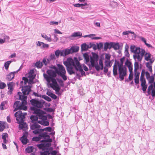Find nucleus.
<instances>
[{"label": "nucleus", "mask_w": 155, "mask_h": 155, "mask_svg": "<svg viewBox=\"0 0 155 155\" xmlns=\"http://www.w3.org/2000/svg\"><path fill=\"white\" fill-rule=\"evenodd\" d=\"M57 72L56 71L50 69L46 71V73L48 75L43 74V76L47 82L49 83L50 87L55 91L56 94H61L59 92L60 90V87L58 84L56 79L55 78L56 77Z\"/></svg>", "instance_id": "f257e3e1"}, {"label": "nucleus", "mask_w": 155, "mask_h": 155, "mask_svg": "<svg viewBox=\"0 0 155 155\" xmlns=\"http://www.w3.org/2000/svg\"><path fill=\"white\" fill-rule=\"evenodd\" d=\"M130 51L134 53L133 58L135 60L137 59L138 61L141 62L145 53V51L142 49L141 51L139 47H136L134 45H131L130 47Z\"/></svg>", "instance_id": "f03ea898"}, {"label": "nucleus", "mask_w": 155, "mask_h": 155, "mask_svg": "<svg viewBox=\"0 0 155 155\" xmlns=\"http://www.w3.org/2000/svg\"><path fill=\"white\" fill-rule=\"evenodd\" d=\"M58 67V69L57 68L56 71L57 74L61 76L64 81H66L67 80V77L66 75V71L65 69L62 65L58 64L57 65Z\"/></svg>", "instance_id": "7ed1b4c3"}, {"label": "nucleus", "mask_w": 155, "mask_h": 155, "mask_svg": "<svg viewBox=\"0 0 155 155\" xmlns=\"http://www.w3.org/2000/svg\"><path fill=\"white\" fill-rule=\"evenodd\" d=\"M26 105L19 101H16L14 103L13 106V108H14V111H15L18 110H26L27 109V107Z\"/></svg>", "instance_id": "20e7f679"}, {"label": "nucleus", "mask_w": 155, "mask_h": 155, "mask_svg": "<svg viewBox=\"0 0 155 155\" xmlns=\"http://www.w3.org/2000/svg\"><path fill=\"white\" fill-rule=\"evenodd\" d=\"M31 104L35 107L41 108L43 106L45 102L43 100L32 99L30 101Z\"/></svg>", "instance_id": "39448f33"}, {"label": "nucleus", "mask_w": 155, "mask_h": 155, "mask_svg": "<svg viewBox=\"0 0 155 155\" xmlns=\"http://www.w3.org/2000/svg\"><path fill=\"white\" fill-rule=\"evenodd\" d=\"M30 110L31 111H34V113L36 114L40 119H44L46 118V117L43 115L45 114L44 111L33 107H31Z\"/></svg>", "instance_id": "423d86ee"}, {"label": "nucleus", "mask_w": 155, "mask_h": 155, "mask_svg": "<svg viewBox=\"0 0 155 155\" xmlns=\"http://www.w3.org/2000/svg\"><path fill=\"white\" fill-rule=\"evenodd\" d=\"M74 61L72 58H67V61L64 62V64L67 67H74L75 68L76 66V61L78 60L76 58H74Z\"/></svg>", "instance_id": "0eeeda50"}, {"label": "nucleus", "mask_w": 155, "mask_h": 155, "mask_svg": "<svg viewBox=\"0 0 155 155\" xmlns=\"http://www.w3.org/2000/svg\"><path fill=\"white\" fill-rule=\"evenodd\" d=\"M15 116L16 117V120L18 123H22L25 117V115H23V113L21 110H19L16 112L15 114Z\"/></svg>", "instance_id": "6e6552de"}, {"label": "nucleus", "mask_w": 155, "mask_h": 155, "mask_svg": "<svg viewBox=\"0 0 155 155\" xmlns=\"http://www.w3.org/2000/svg\"><path fill=\"white\" fill-rule=\"evenodd\" d=\"M39 136L41 138L42 137L44 138V139L41 141V142H51L52 141V139L50 138L49 136L47 134V133H41L39 134Z\"/></svg>", "instance_id": "1a4fd4ad"}, {"label": "nucleus", "mask_w": 155, "mask_h": 155, "mask_svg": "<svg viewBox=\"0 0 155 155\" xmlns=\"http://www.w3.org/2000/svg\"><path fill=\"white\" fill-rule=\"evenodd\" d=\"M127 69L126 67L118 69L119 78L121 81L124 79V77L127 75Z\"/></svg>", "instance_id": "9d476101"}, {"label": "nucleus", "mask_w": 155, "mask_h": 155, "mask_svg": "<svg viewBox=\"0 0 155 155\" xmlns=\"http://www.w3.org/2000/svg\"><path fill=\"white\" fill-rule=\"evenodd\" d=\"M18 95L19 96V99L22 101L21 102H22L23 104L26 105L27 104V95L25 94H24L21 92H18Z\"/></svg>", "instance_id": "9b49d317"}, {"label": "nucleus", "mask_w": 155, "mask_h": 155, "mask_svg": "<svg viewBox=\"0 0 155 155\" xmlns=\"http://www.w3.org/2000/svg\"><path fill=\"white\" fill-rule=\"evenodd\" d=\"M31 86H24L21 89L22 93L26 95H28L30 92L31 91Z\"/></svg>", "instance_id": "f8f14e48"}, {"label": "nucleus", "mask_w": 155, "mask_h": 155, "mask_svg": "<svg viewBox=\"0 0 155 155\" xmlns=\"http://www.w3.org/2000/svg\"><path fill=\"white\" fill-rule=\"evenodd\" d=\"M76 65L75 67V69L77 71H79L81 75H85V73L83 70L78 60H77L76 61Z\"/></svg>", "instance_id": "ddd939ff"}, {"label": "nucleus", "mask_w": 155, "mask_h": 155, "mask_svg": "<svg viewBox=\"0 0 155 155\" xmlns=\"http://www.w3.org/2000/svg\"><path fill=\"white\" fill-rule=\"evenodd\" d=\"M92 56L90 58L91 64L95 63V62H97L99 58L98 55L94 52H92Z\"/></svg>", "instance_id": "4468645a"}, {"label": "nucleus", "mask_w": 155, "mask_h": 155, "mask_svg": "<svg viewBox=\"0 0 155 155\" xmlns=\"http://www.w3.org/2000/svg\"><path fill=\"white\" fill-rule=\"evenodd\" d=\"M21 67L19 68L15 71L12 72L10 73L6 76V79L8 81H10L12 80L14 77L15 74L18 73L20 71Z\"/></svg>", "instance_id": "2eb2a0df"}, {"label": "nucleus", "mask_w": 155, "mask_h": 155, "mask_svg": "<svg viewBox=\"0 0 155 155\" xmlns=\"http://www.w3.org/2000/svg\"><path fill=\"white\" fill-rule=\"evenodd\" d=\"M51 145V143H41L37 145V147L40 149H42L43 150H45L48 149V147Z\"/></svg>", "instance_id": "dca6fc26"}, {"label": "nucleus", "mask_w": 155, "mask_h": 155, "mask_svg": "<svg viewBox=\"0 0 155 155\" xmlns=\"http://www.w3.org/2000/svg\"><path fill=\"white\" fill-rule=\"evenodd\" d=\"M24 134L22 136L20 140L21 142L24 145L28 143V140L27 138V136L25 135H27L28 134V132H25V133H24Z\"/></svg>", "instance_id": "f3484780"}, {"label": "nucleus", "mask_w": 155, "mask_h": 155, "mask_svg": "<svg viewBox=\"0 0 155 155\" xmlns=\"http://www.w3.org/2000/svg\"><path fill=\"white\" fill-rule=\"evenodd\" d=\"M32 123L33 124H30V125L31 129L32 130H34L35 129L40 128V125L38 124L37 122H35Z\"/></svg>", "instance_id": "a211bd4d"}, {"label": "nucleus", "mask_w": 155, "mask_h": 155, "mask_svg": "<svg viewBox=\"0 0 155 155\" xmlns=\"http://www.w3.org/2000/svg\"><path fill=\"white\" fill-rule=\"evenodd\" d=\"M141 82V86L142 87V90L143 92L146 91L147 87V85L146 84V80L140 81Z\"/></svg>", "instance_id": "6ab92c4d"}, {"label": "nucleus", "mask_w": 155, "mask_h": 155, "mask_svg": "<svg viewBox=\"0 0 155 155\" xmlns=\"http://www.w3.org/2000/svg\"><path fill=\"white\" fill-rule=\"evenodd\" d=\"M8 89L9 90L8 92V94H11L13 90V84L12 82H10L8 84Z\"/></svg>", "instance_id": "aec40b11"}, {"label": "nucleus", "mask_w": 155, "mask_h": 155, "mask_svg": "<svg viewBox=\"0 0 155 155\" xmlns=\"http://www.w3.org/2000/svg\"><path fill=\"white\" fill-rule=\"evenodd\" d=\"M74 67H67V70L69 74L70 75L75 74V72L74 71Z\"/></svg>", "instance_id": "412c9836"}, {"label": "nucleus", "mask_w": 155, "mask_h": 155, "mask_svg": "<svg viewBox=\"0 0 155 155\" xmlns=\"http://www.w3.org/2000/svg\"><path fill=\"white\" fill-rule=\"evenodd\" d=\"M62 53H63V56H65L68 54L72 53L71 49H66L65 50H62Z\"/></svg>", "instance_id": "4be33fe9"}, {"label": "nucleus", "mask_w": 155, "mask_h": 155, "mask_svg": "<svg viewBox=\"0 0 155 155\" xmlns=\"http://www.w3.org/2000/svg\"><path fill=\"white\" fill-rule=\"evenodd\" d=\"M117 70V66L116 64V62H115L113 66V75L115 77H116L118 74Z\"/></svg>", "instance_id": "5701e85b"}, {"label": "nucleus", "mask_w": 155, "mask_h": 155, "mask_svg": "<svg viewBox=\"0 0 155 155\" xmlns=\"http://www.w3.org/2000/svg\"><path fill=\"white\" fill-rule=\"evenodd\" d=\"M91 66L93 67H94L96 71H99L100 70H101V67L98 65L97 62H95V63L91 64Z\"/></svg>", "instance_id": "b1692460"}, {"label": "nucleus", "mask_w": 155, "mask_h": 155, "mask_svg": "<svg viewBox=\"0 0 155 155\" xmlns=\"http://www.w3.org/2000/svg\"><path fill=\"white\" fill-rule=\"evenodd\" d=\"M55 55L57 58H58L59 55L61 56H63V53L62 52V50H57L55 51Z\"/></svg>", "instance_id": "393cba45"}, {"label": "nucleus", "mask_w": 155, "mask_h": 155, "mask_svg": "<svg viewBox=\"0 0 155 155\" xmlns=\"http://www.w3.org/2000/svg\"><path fill=\"white\" fill-rule=\"evenodd\" d=\"M5 122L0 121V132L2 131L5 127Z\"/></svg>", "instance_id": "a878e982"}, {"label": "nucleus", "mask_w": 155, "mask_h": 155, "mask_svg": "<svg viewBox=\"0 0 155 155\" xmlns=\"http://www.w3.org/2000/svg\"><path fill=\"white\" fill-rule=\"evenodd\" d=\"M30 118L31 120V123H35V121H37L38 120V118L37 116L35 115H31Z\"/></svg>", "instance_id": "bb28decb"}, {"label": "nucleus", "mask_w": 155, "mask_h": 155, "mask_svg": "<svg viewBox=\"0 0 155 155\" xmlns=\"http://www.w3.org/2000/svg\"><path fill=\"white\" fill-rule=\"evenodd\" d=\"M34 147L33 146L28 147L25 149V151L28 153H30L33 151Z\"/></svg>", "instance_id": "cd10ccee"}, {"label": "nucleus", "mask_w": 155, "mask_h": 155, "mask_svg": "<svg viewBox=\"0 0 155 155\" xmlns=\"http://www.w3.org/2000/svg\"><path fill=\"white\" fill-rule=\"evenodd\" d=\"M72 53L78 52L79 50V47L78 46H72L70 48Z\"/></svg>", "instance_id": "c85d7f7f"}, {"label": "nucleus", "mask_w": 155, "mask_h": 155, "mask_svg": "<svg viewBox=\"0 0 155 155\" xmlns=\"http://www.w3.org/2000/svg\"><path fill=\"white\" fill-rule=\"evenodd\" d=\"M81 50L82 51H86L87 50V46L86 43L82 44L81 46Z\"/></svg>", "instance_id": "c756f323"}, {"label": "nucleus", "mask_w": 155, "mask_h": 155, "mask_svg": "<svg viewBox=\"0 0 155 155\" xmlns=\"http://www.w3.org/2000/svg\"><path fill=\"white\" fill-rule=\"evenodd\" d=\"M71 36L72 37H81L82 36V33L80 32H75L71 35Z\"/></svg>", "instance_id": "7c9ffc66"}, {"label": "nucleus", "mask_w": 155, "mask_h": 155, "mask_svg": "<svg viewBox=\"0 0 155 155\" xmlns=\"http://www.w3.org/2000/svg\"><path fill=\"white\" fill-rule=\"evenodd\" d=\"M43 130L40 128H38L34 130L32 132L33 133L35 134H40L43 131Z\"/></svg>", "instance_id": "2f4dec72"}, {"label": "nucleus", "mask_w": 155, "mask_h": 155, "mask_svg": "<svg viewBox=\"0 0 155 155\" xmlns=\"http://www.w3.org/2000/svg\"><path fill=\"white\" fill-rule=\"evenodd\" d=\"M145 74V70L144 69H143L142 70L141 73V76L140 78V81L145 80V79L144 78Z\"/></svg>", "instance_id": "473e14b6"}, {"label": "nucleus", "mask_w": 155, "mask_h": 155, "mask_svg": "<svg viewBox=\"0 0 155 155\" xmlns=\"http://www.w3.org/2000/svg\"><path fill=\"white\" fill-rule=\"evenodd\" d=\"M12 62V61H9L6 62L4 64V67L5 69L8 70L10 64Z\"/></svg>", "instance_id": "72a5a7b5"}, {"label": "nucleus", "mask_w": 155, "mask_h": 155, "mask_svg": "<svg viewBox=\"0 0 155 155\" xmlns=\"http://www.w3.org/2000/svg\"><path fill=\"white\" fill-rule=\"evenodd\" d=\"M120 46L118 43L113 42V47L114 50H117L119 49Z\"/></svg>", "instance_id": "f704fd0d"}, {"label": "nucleus", "mask_w": 155, "mask_h": 155, "mask_svg": "<svg viewBox=\"0 0 155 155\" xmlns=\"http://www.w3.org/2000/svg\"><path fill=\"white\" fill-rule=\"evenodd\" d=\"M129 33L132 34H133L134 35V37H136V35L135 34L134 32L131 31H124L123 32L122 34L123 35H128Z\"/></svg>", "instance_id": "c9c22d12"}, {"label": "nucleus", "mask_w": 155, "mask_h": 155, "mask_svg": "<svg viewBox=\"0 0 155 155\" xmlns=\"http://www.w3.org/2000/svg\"><path fill=\"white\" fill-rule=\"evenodd\" d=\"M152 64L149 63V62H147L146 63V65L147 68H148L149 71L150 72H152Z\"/></svg>", "instance_id": "e433bc0d"}, {"label": "nucleus", "mask_w": 155, "mask_h": 155, "mask_svg": "<svg viewBox=\"0 0 155 155\" xmlns=\"http://www.w3.org/2000/svg\"><path fill=\"white\" fill-rule=\"evenodd\" d=\"M151 54L149 53H147L145 55V60L147 61H148L150 59Z\"/></svg>", "instance_id": "4c0bfd02"}, {"label": "nucleus", "mask_w": 155, "mask_h": 155, "mask_svg": "<svg viewBox=\"0 0 155 155\" xmlns=\"http://www.w3.org/2000/svg\"><path fill=\"white\" fill-rule=\"evenodd\" d=\"M84 57L87 63L89 62V57L88 54L87 53H85L83 54Z\"/></svg>", "instance_id": "58836bf2"}, {"label": "nucleus", "mask_w": 155, "mask_h": 155, "mask_svg": "<svg viewBox=\"0 0 155 155\" xmlns=\"http://www.w3.org/2000/svg\"><path fill=\"white\" fill-rule=\"evenodd\" d=\"M153 85L151 84L150 85L147 89V94L148 95H150L151 94V90L153 89Z\"/></svg>", "instance_id": "ea45409f"}, {"label": "nucleus", "mask_w": 155, "mask_h": 155, "mask_svg": "<svg viewBox=\"0 0 155 155\" xmlns=\"http://www.w3.org/2000/svg\"><path fill=\"white\" fill-rule=\"evenodd\" d=\"M134 72H136L139 69V65L138 62L135 61L134 64Z\"/></svg>", "instance_id": "a19ab883"}, {"label": "nucleus", "mask_w": 155, "mask_h": 155, "mask_svg": "<svg viewBox=\"0 0 155 155\" xmlns=\"http://www.w3.org/2000/svg\"><path fill=\"white\" fill-rule=\"evenodd\" d=\"M50 61L49 59L44 58L42 62V63H43L45 66H46L48 63H50Z\"/></svg>", "instance_id": "79ce46f5"}, {"label": "nucleus", "mask_w": 155, "mask_h": 155, "mask_svg": "<svg viewBox=\"0 0 155 155\" xmlns=\"http://www.w3.org/2000/svg\"><path fill=\"white\" fill-rule=\"evenodd\" d=\"M35 65L37 68H41L43 65L42 62L40 61L36 62Z\"/></svg>", "instance_id": "37998d69"}, {"label": "nucleus", "mask_w": 155, "mask_h": 155, "mask_svg": "<svg viewBox=\"0 0 155 155\" xmlns=\"http://www.w3.org/2000/svg\"><path fill=\"white\" fill-rule=\"evenodd\" d=\"M42 37L45 38L46 40L48 41H51V39L50 37H48L45 34H41Z\"/></svg>", "instance_id": "c03bdc74"}, {"label": "nucleus", "mask_w": 155, "mask_h": 155, "mask_svg": "<svg viewBox=\"0 0 155 155\" xmlns=\"http://www.w3.org/2000/svg\"><path fill=\"white\" fill-rule=\"evenodd\" d=\"M46 150L44 152H41V155H49L50 154L49 150L48 148L46 149Z\"/></svg>", "instance_id": "a18cd8bd"}, {"label": "nucleus", "mask_w": 155, "mask_h": 155, "mask_svg": "<svg viewBox=\"0 0 155 155\" xmlns=\"http://www.w3.org/2000/svg\"><path fill=\"white\" fill-rule=\"evenodd\" d=\"M41 138L39 135L38 137H34L32 138V140L35 141H38L41 140Z\"/></svg>", "instance_id": "49530a36"}, {"label": "nucleus", "mask_w": 155, "mask_h": 155, "mask_svg": "<svg viewBox=\"0 0 155 155\" xmlns=\"http://www.w3.org/2000/svg\"><path fill=\"white\" fill-rule=\"evenodd\" d=\"M154 79H155L154 76L153 75L151 76L148 79L149 83H153L154 81Z\"/></svg>", "instance_id": "de8ad7c7"}, {"label": "nucleus", "mask_w": 155, "mask_h": 155, "mask_svg": "<svg viewBox=\"0 0 155 155\" xmlns=\"http://www.w3.org/2000/svg\"><path fill=\"white\" fill-rule=\"evenodd\" d=\"M8 102L7 101H5L1 103V105H0V108L1 110H4V108L3 107L5 106V104H6Z\"/></svg>", "instance_id": "09e8293b"}, {"label": "nucleus", "mask_w": 155, "mask_h": 155, "mask_svg": "<svg viewBox=\"0 0 155 155\" xmlns=\"http://www.w3.org/2000/svg\"><path fill=\"white\" fill-rule=\"evenodd\" d=\"M109 43L106 42L104 44V51H106L109 48Z\"/></svg>", "instance_id": "8fccbe9b"}, {"label": "nucleus", "mask_w": 155, "mask_h": 155, "mask_svg": "<svg viewBox=\"0 0 155 155\" xmlns=\"http://www.w3.org/2000/svg\"><path fill=\"white\" fill-rule=\"evenodd\" d=\"M117 66L118 69L123 68H124L126 67L125 66H124L123 65V63H119V62L117 63Z\"/></svg>", "instance_id": "3c124183"}, {"label": "nucleus", "mask_w": 155, "mask_h": 155, "mask_svg": "<svg viewBox=\"0 0 155 155\" xmlns=\"http://www.w3.org/2000/svg\"><path fill=\"white\" fill-rule=\"evenodd\" d=\"M105 66L107 67H110L111 66V64H110V61L105 60Z\"/></svg>", "instance_id": "603ef678"}, {"label": "nucleus", "mask_w": 155, "mask_h": 155, "mask_svg": "<svg viewBox=\"0 0 155 155\" xmlns=\"http://www.w3.org/2000/svg\"><path fill=\"white\" fill-rule=\"evenodd\" d=\"M6 87V84L4 82H2L0 80V89H3Z\"/></svg>", "instance_id": "864d4df0"}, {"label": "nucleus", "mask_w": 155, "mask_h": 155, "mask_svg": "<svg viewBox=\"0 0 155 155\" xmlns=\"http://www.w3.org/2000/svg\"><path fill=\"white\" fill-rule=\"evenodd\" d=\"M83 4V5L81 6V8L83 9H85L88 8L89 7V5L87 3H85Z\"/></svg>", "instance_id": "5fc2aeb1"}, {"label": "nucleus", "mask_w": 155, "mask_h": 155, "mask_svg": "<svg viewBox=\"0 0 155 155\" xmlns=\"http://www.w3.org/2000/svg\"><path fill=\"white\" fill-rule=\"evenodd\" d=\"M125 65L127 67L132 65L131 63L127 59L125 62Z\"/></svg>", "instance_id": "6e6d98bb"}, {"label": "nucleus", "mask_w": 155, "mask_h": 155, "mask_svg": "<svg viewBox=\"0 0 155 155\" xmlns=\"http://www.w3.org/2000/svg\"><path fill=\"white\" fill-rule=\"evenodd\" d=\"M134 76H135V78L136 79H139L140 74V73L139 72H137V71H136V72H134Z\"/></svg>", "instance_id": "4d7b16f0"}, {"label": "nucleus", "mask_w": 155, "mask_h": 155, "mask_svg": "<svg viewBox=\"0 0 155 155\" xmlns=\"http://www.w3.org/2000/svg\"><path fill=\"white\" fill-rule=\"evenodd\" d=\"M42 97L43 98L48 102H50L51 100V98L48 96L44 95H43Z\"/></svg>", "instance_id": "13d9d810"}, {"label": "nucleus", "mask_w": 155, "mask_h": 155, "mask_svg": "<svg viewBox=\"0 0 155 155\" xmlns=\"http://www.w3.org/2000/svg\"><path fill=\"white\" fill-rule=\"evenodd\" d=\"M57 80L61 86L63 87L64 86L63 81L61 79H57Z\"/></svg>", "instance_id": "bf43d9fd"}, {"label": "nucleus", "mask_w": 155, "mask_h": 155, "mask_svg": "<svg viewBox=\"0 0 155 155\" xmlns=\"http://www.w3.org/2000/svg\"><path fill=\"white\" fill-rule=\"evenodd\" d=\"M99 64L101 67V70H102L104 68L103 64V61L101 59H100L99 61Z\"/></svg>", "instance_id": "052dcab7"}, {"label": "nucleus", "mask_w": 155, "mask_h": 155, "mask_svg": "<svg viewBox=\"0 0 155 155\" xmlns=\"http://www.w3.org/2000/svg\"><path fill=\"white\" fill-rule=\"evenodd\" d=\"M51 128L50 127H46L43 129H42L43 130V131H46L51 132Z\"/></svg>", "instance_id": "680f3d73"}, {"label": "nucleus", "mask_w": 155, "mask_h": 155, "mask_svg": "<svg viewBox=\"0 0 155 155\" xmlns=\"http://www.w3.org/2000/svg\"><path fill=\"white\" fill-rule=\"evenodd\" d=\"M103 45L102 42H100L99 44H97V48L99 50L103 48Z\"/></svg>", "instance_id": "e2e57ef3"}, {"label": "nucleus", "mask_w": 155, "mask_h": 155, "mask_svg": "<svg viewBox=\"0 0 155 155\" xmlns=\"http://www.w3.org/2000/svg\"><path fill=\"white\" fill-rule=\"evenodd\" d=\"M25 125L26 124L24 123H23V124H19V127L20 129H22L25 128Z\"/></svg>", "instance_id": "0e129e2a"}, {"label": "nucleus", "mask_w": 155, "mask_h": 155, "mask_svg": "<svg viewBox=\"0 0 155 155\" xmlns=\"http://www.w3.org/2000/svg\"><path fill=\"white\" fill-rule=\"evenodd\" d=\"M55 59V54H51L49 56V59L50 61L51 60H52Z\"/></svg>", "instance_id": "69168bd1"}, {"label": "nucleus", "mask_w": 155, "mask_h": 155, "mask_svg": "<svg viewBox=\"0 0 155 155\" xmlns=\"http://www.w3.org/2000/svg\"><path fill=\"white\" fill-rule=\"evenodd\" d=\"M22 80L24 81V83L25 85H26V83L28 82V80L26 77H23L22 78Z\"/></svg>", "instance_id": "338daca9"}, {"label": "nucleus", "mask_w": 155, "mask_h": 155, "mask_svg": "<svg viewBox=\"0 0 155 155\" xmlns=\"http://www.w3.org/2000/svg\"><path fill=\"white\" fill-rule=\"evenodd\" d=\"M42 125L45 126H48L49 125V123L47 121L44 120L43 121Z\"/></svg>", "instance_id": "774afa93"}]
</instances>
